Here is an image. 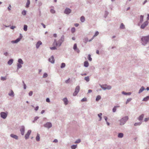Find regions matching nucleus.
I'll return each instance as SVG.
<instances>
[{"label": "nucleus", "mask_w": 149, "mask_h": 149, "mask_svg": "<svg viewBox=\"0 0 149 149\" xmlns=\"http://www.w3.org/2000/svg\"><path fill=\"white\" fill-rule=\"evenodd\" d=\"M62 38H61V39L59 40L58 42L56 40H55L53 44L54 46L50 47V49L52 50L56 49V47L55 46V45H56V46H60L61 45L62 42L63 41V40L62 39Z\"/></svg>", "instance_id": "f257e3e1"}, {"label": "nucleus", "mask_w": 149, "mask_h": 149, "mask_svg": "<svg viewBox=\"0 0 149 149\" xmlns=\"http://www.w3.org/2000/svg\"><path fill=\"white\" fill-rule=\"evenodd\" d=\"M149 40V38H141L142 42L143 45L146 44Z\"/></svg>", "instance_id": "f03ea898"}, {"label": "nucleus", "mask_w": 149, "mask_h": 149, "mask_svg": "<svg viewBox=\"0 0 149 149\" xmlns=\"http://www.w3.org/2000/svg\"><path fill=\"white\" fill-rule=\"evenodd\" d=\"M80 89V87L79 86H77L76 87L75 91L73 93V95L74 96H76L79 92Z\"/></svg>", "instance_id": "7ed1b4c3"}, {"label": "nucleus", "mask_w": 149, "mask_h": 149, "mask_svg": "<svg viewBox=\"0 0 149 149\" xmlns=\"http://www.w3.org/2000/svg\"><path fill=\"white\" fill-rule=\"evenodd\" d=\"M148 24V22L146 20L142 24H141V28L142 29H144Z\"/></svg>", "instance_id": "20e7f679"}, {"label": "nucleus", "mask_w": 149, "mask_h": 149, "mask_svg": "<svg viewBox=\"0 0 149 149\" xmlns=\"http://www.w3.org/2000/svg\"><path fill=\"white\" fill-rule=\"evenodd\" d=\"M71 10L70 8H67L65 9L64 13L68 15L71 13Z\"/></svg>", "instance_id": "39448f33"}, {"label": "nucleus", "mask_w": 149, "mask_h": 149, "mask_svg": "<svg viewBox=\"0 0 149 149\" xmlns=\"http://www.w3.org/2000/svg\"><path fill=\"white\" fill-rule=\"evenodd\" d=\"M1 118L3 119H5L7 116V114L4 112H1Z\"/></svg>", "instance_id": "423d86ee"}, {"label": "nucleus", "mask_w": 149, "mask_h": 149, "mask_svg": "<svg viewBox=\"0 0 149 149\" xmlns=\"http://www.w3.org/2000/svg\"><path fill=\"white\" fill-rule=\"evenodd\" d=\"M44 126L45 127L49 128L52 127V125L51 123L48 122L44 124Z\"/></svg>", "instance_id": "0eeeda50"}, {"label": "nucleus", "mask_w": 149, "mask_h": 149, "mask_svg": "<svg viewBox=\"0 0 149 149\" xmlns=\"http://www.w3.org/2000/svg\"><path fill=\"white\" fill-rule=\"evenodd\" d=\"M31 132V130H29L28 131L27 133L26 134L25 136V137L26 139H27L29 138Z\"/></svg>", "instance_id": "6e6552de"}, {"label": "nucleus", "mask_w": 149, "mask_h": 149, "mask_svg": "<svg viewBox=\"0 0 149 149\" xmlns=\"http://www.w3.org/2000/svg\"><path fill=\"white\" fill-rule=\"evenodd\" d=\"M24 126H22L21 127L20 130V131L21 132V134L22 135H24Z\"/></svg>", "instance_id": "1a4fd4ad"}, {"label": "nucleus", "mask_w": 149, "mask_h": 149, "mask_svg": "<svg viewBox=\"0 0 149 149\" xmlns=\"http://www.w3.org/2000/svg\"><path fill=\"white\" fill-rule=\"evenodd\" d=\"M49 61L51 62L52 63H54V60L53 56H52L49 59Z\"/></svg>", "instance_id": "9d476101"}, {"label": "nucleus", "mask_w": 149, "mask_h": 149, "mask_svg": "<svg viewBox=\"0 0 149 149\" xmlns=\"http://www.w3.org/2000/svg\"><path fill=\"white\" fill-rule=\"evenodd\" d=\"M105 87H104L103 88L105 90L106 89H110L111 88V86H107V85H104Z\"/></svg>", "instance_id": "9b49d317"}, {"label": "nucleus", "mask_w": 149, "mask_h": 149, "mask_svg": "<svg viewBox=\"0 0 149 149\" xmlns=\"http://www.w3.org/2000/svg\"><path fill=\"white\" fill-rule=\"evenodd\" d=\"M128 119V116H125L123 117L122 119L120 120V121H123L124 120L125 121V122L127 121Z\"/></svg>", "instance_id": "f8f14e48"}, {"label": "nucleus", "mask_w": 149, "mask_h": 149, "mask_svg": "<svg viewBox=\"0 0 149 149\" xmlns=\"http://www.w3.org/2000/svg\"><path fill=\"white\" fill-rule=\"evenodd\" d=\"M120 28L121 29H125V27L123 23H121V24L120 26Z\"/></svg>", "instance_id": "ddd939ff"}, {"label": "nucleus", "mask_w": 149, "mask_h": 149, "mask_svg": "<svg viewBox=\"0 0 149 149\" xmlns=\"http://www.w3.org/2000/svg\"><path fill=\"white\" fill-rule=\"evenodd\" d=\"M73 49L75 51H76L78 52H79V50L77 49V45L76 44H74Z\"/></svg>", "instance_id": "4468645a"}, {"label": "nucleus", "mask_w": 149, "mask_h": 149, "mask_svg": "<svg viewBox=\"0 0 149 149\" xmlns=\"http://www.w3.org/2000/svg\"><path fill=\"white\" fill-rule=\"evenodd\" d=\"M63 101L65 104L66 105L68 103V101L67 98H65L63 99Z\"/></svg>", "instance_id": "2eb2a0df"}, {"label": "nucleus", "mask_w": 149, "mask_h": 149, "mask_svg": "<svg viewBox=\"0 0 149 149\" xmlns=\"http://www.w3.org/2000/svg\"><path fill=\"white\" fill-rule=\"evenodd\" d=\"M85 17L82 16L80 18V20L82 22H85Z\"/></svg>", "instance_id": "dca6fc26"}, {"label": "nucleus", "mask_w": 149, "mask_h": 149, "mask_svg": "<svg viewBox=\"0 0 149 149\" xmlns=\"http://www.w3.org/2000/svg\"><path fill=\"white\" fill-rule=\"evenodd\" d=\"M42 44V42L40 41H39L36 44V47L37 48H38L39 46Z\"/></svg>", "instance_id": "f3484780"}, {"label": "nucleus", "mask_w": 149, "mask_h": 149, "mask_svg": "<svg viewBox=\"0 0 149 149\" xmlns=\"http://www.w3.org/2000/svg\"><path fill=\"white\" fill-rule=\"evenodd\" d=\"M10 136L11 137H12L16 139H18V137L17 136L14 135L13 134H11L10 135Z\"/></svg>", "instance_id": "a211bd4d"}, {"label": "nucleus", "mask_w": 149, "mask_h": 149, "mask_svg": "<svg viewBox=\"0 0 149 149\" xmlns=\"http://www.w3.org/2000/svg\"><path fill=\"white\" fill-rule=\"evenodd\" d=\"M143 15H141L140 16V23H142L143 21Z\"/></svg>", "instance_id": "6ab92c4d"}, {"label": "nucleus", "mask_w": 149, "mask_h": 149, "mask_svg": "<svg viewBox=\"0 0 149 149\" xmlns=\"http://www.w3.org/2000/svg\"><path fill=\"white\" fill-rule=\"evenodd\" d=\"M20 40V38H18L16 40L12 41V42L13 43H17Z\"/></svg>", "instance_id": "aec40b11"}, {"label": "nucleus", "mask_w": 149, "mask_h": 149, "mask_svg": "<svg viewBox=\"0 0 149 149\" xmlns=\"http://www.w3.org/2000/svg\"><path fill=\"white\" fill-rule=\"evenodd\" d=\"M30 4V0H27V2L26 3V8H28L29 7V5Z\"/></svg>", "instance_id": "412c9836"}, {"label": "nucleus", "mask_w": 149, "mask_h": 149, "mask_svg": "<svg viewBox=\"0 0 149 149\" xmlns=\"http://www.w3.org/2000/svg\"><path fill=\"white\" fill-rule=\"evenodd\" d=\"M145 89L144 87L143 86H142L141 88L140 89L139 92V93H141Z\"/></svg>", "instance_id": "4be33fe9"}, {"label": "nucleus", "mask_w": 149, "mask_h": 149, "mask_svg": "<svg viewBox=\"0 0 149 149\" xmlns=\"http://www.w3.org/2000/svg\"><path fill=\"white\" fill-rule=\"evenodd\" d=\"M149 99V96H147L146 97L144 98L143 100V101H147Z\"/></svg>", "instance_id": "5701e85b"}, {"label": "nucleus", "mask_w": 149, "mask_h": 149, "mask_svg": "<svg viewBox=\"0 0 149 149\" xmlns=\"http://www.w3.org/2000/svg\"><path fill=\"white\" fill-rule=\"evenodd\" d=\"M143 116L144 115L143 114H142L138 118L139 120L140 121L142 120L143 118Z\"/></svg>", "instance_id": "b1692460"}, {"label": "nucleus", "mask_w": 149, "mask_h": 149, "mask_svg": "<svg viewBox=\"0 0 149 149\" xmlns=\"http://www.w3.org/2000/svg\"><path fill=\"white\" fill-rule=\"evenodd\" d=\"M84 66L85 67H87L89 65V63L87 61H85L84 62Z\"/></svg>", "instance_id": "393cba45"}, {"label": "nucleus", "mask_w": 149, "mask_h": 149, "mask_svg": "<svg viewBox=\"0 0 149 149\" xmlns=\"http://www.w3.org/2000/svg\"><path fill=\"white\" fill-rule=\"evenodd\" d=\"M40 135L38 134L36 138V139L37 141H40Z\"/></svg>", "instance_id": "a878e982"}, {"label": "nucleus", "mask_w": 149, "mask_h": 149, "mask_svg": "<svg viewBox=\"0 0 149 149\" xmlns=\"http://www.w3.org/2000/svg\"><path fill=\"white\" fill-rule=\"evenodd\" d=\"M8 95H9L11 96H13L14 94V93L12 90L11 91V92L10 93H9Z\"/></svg>", "instance_id": "bb28decb"}, {"label": "nucleus", "mask_w": 149, "mask_h": 149, "mask_svg": "<svg viewBox=\"0 0 149 149\" xmlns=\"http://www.w3.org/2000/svg\"><path fill=\"white\" fill-rule=\"evenodd\" d=\"M13 59H10L8 61V63L9 65H10L12 63H13Z\"/></svg>", "instance_id": "cd10ccee"}, {"label": "nucleus", "mask_w": 149, "mask_h": 149, "mask_svg": "<svg viewBox=\"0 0 149 149\" xmlns=\"http://www.w3.org/2000/svg\"><path fill=\"white\" fill-rule=\"evenodd\" d=\"M119 107V106H115L113 109V112H115L116 111V108L117 107Z\"/></svg>", "instance_id": "c85d7f7f"}, {"label": "nucleus", "mask_w": 149, "mask_h": 149, "mask_svg": "<svg viewBox=\"0 0 149 149\" xmlns=\"http://www.w3.org/2000/svg\"><path fill=\"white\" fill-rule=\"evenodd\" d=\"M123 136V134L122 133H119L118 135V136L119 138H122Z\"/></svg>", "instance_id": "c756f323"}, {"label": "nucleus", "mask_w": 149, "mask_h": 149, "mask_svg": "<svg viewBox=\"0 0 149 149\" xmlns=\"http://www.w3.org/2000/svg\"><path fill=\"white\" fill-rule=\"evenodd\" d=\"M26 11L25 10H24L22 12V14L24 15H25L26 14Z\"/></svg>", "instance_id": "7c9ffc66"}, {"label": "nucleus", "mask_w": 149, "mask_h": 149, "mask_svg": "<svg viewBox=\"0 0 149 149\" xmlns=\"http://www.w3.org/2000/svg\"><path fill=\"white\" fill-rule=\"evenodd\" d=\"M99 34V33L98 31H96L95 33V34H94V36H93V37H95L97 36Z\"/></svg>", "instance_id": "2f4dec72"}, {"label": "nucleus", "mask_w": 149, "mask_h": 149, "mask_svg": "<svg viewBox=\"0 0 149 149\" xmlns=\"http://www.w3.org/2000/svg\"><path fill=\"white\" fill-rule=\"evenodd\" d=\"M101 98V96L100 95H98L96 99V101H99Z\"/></svg>", "instance_id": "473e14b6"}, {"label": "nucleus", "mask_w": 149, "mask_h": 149, "mask_svg": "<svg viewBox=\"0 0 149 149\" xmlns=\"http://www.w3.org/2000/svg\"><path fill=\"white\" fill-rule=\"evenodd\" d=\"M18 62L19 63L21 64H23V63L22 60L21 59H18Z\"/></svg>", "instance_id": "72a5a7b5"}, {"label": "nucleus", "mask_w": 149, "mask_h": 149, "mask_svg": "<svg viewBox=\"0 0 149 149\" xmlns=\"http://www.w3.org/2000/svg\"><path fill=\"white\" fill-rule=\"evenodd\" d=\"M27 26L26 25H24V30L25 31H26L27 30Z\"/></svg>", "instance_id": "f704fd0d"}, {"label": "nucleus", "mask_w": 149, "mask_h": 149, "mask_svg": "<svg viewBox=\"0 0 149 149\" xmlns=\"http://www.w3.org/2000/svg\"><path fill=\"white\" fill-rule=\"evenodd\" d=\"M84 79L88 82L89 81V78L88 76L85 77L84 78Z\"/></svg>", "instance_id": "c9c22d12"}, {"label": "nucleus", "mask_w": 149, "mask_h": 149, "mask_svg": "<svg viewBox=\"0 0 149 149\" xmlns=\"http://www.w3.org/2000/svg\"><path fill=\"white\" fill-rule=\"evenodd\" d=\"M122 93L123 94L125 95H131V93L130 92L129 93H125L124 92H123Z\"/></svg>", "instance_id": "e433bc0d"}, {"label": "nucleus", "mask_w": 149, "mask_h": 149, "mask_svg": "<svg viewBox=\"0 0 149 149\" xmlns=\"http://www.w3.org/2000/svg\"><path fill=\"white\" fill-rule=\"evenodd\" d=\"M98 116L100 118V120H101L102 119V113H100L98 114Z\"/></svg>", "instance_id": "4c0bfd02"}, {"label": "nucleus", "mask_w": 149, "mask_h": 149, "mask_svg": "<svg viewBox=\"0 0 149 149\" xmlns=\"http://www.w3.org/2000/svg\"><path fill=\"white\" fill-rule=\"evenodd\" d=\"M75 31V29L74 27H72L71 29V31L72 33H74Z\"/></svg>", "instance_id": "58836bf2"}, {"label": "nucleus", "mask_w": 149, "mask_h": 149, "mask_svg": "<svg viewBox=\"0 0 149 149\" xmlns=\"http://www.w3.org/2000/svg\"><path fill=\"white\" fill-rule=\"evenodd\" d=\"M108 14H109V13L107 12V11H105V14H104V17L105 18L106 17H107V16L108 15Z\"/></svg>", "instance_id": "ea45409f"}, {"label": "nucleus", "mask_w": 149, "mask_h": 149, "mask_svg": "<svg viewBox=\"0 0 149 149\" xmlns=\"http://www.w3.org/2000/svg\"><path fill=\"white\" fill-rule=\"evenodd\" d=\"M88 59L90 61H92V59L91 57V55L90 54H89L88 56Z\"/></svg>", "instance_id": "a19ab883"}, {"label": "nucleus", "mask_w": 149, "mask_h": 149, "mask_svg": "<svg viewBox=\"0 0 149 149\" xmlns=\"http://www.w3.org/2000/svg\"><path fill=\"white\" fill-rule=\"evenodd\" d=\"M125 121L124 120L123 121H122L121 122L120 121V125H123L125 123Z\"/></svg>", "instance_id": "79ce46f5"}, {"label": "nucleus", "mask_w": 149, "mask_h": 149, "mask_svg": "<svg viewBox=\"0 0 149 149\" xmlns=\"http://www.w3.org/2000/svg\"><path fill=\"white\" fill-rule=\"evenodd\" d=\"M77 145H72L71 146V148L72 149H75L77 147Z\"/></svg>", "instance_id": "37998d69"}, {"label": "nucleus", "mask_w": 149, "mask_h": 149, "mask_svg": "<svg viewBox=\"0 0 149 149\" xmlns=\"http://www.w3.org/2000/svg\"><path fill=\"white\" fill-rule=\"evenodd\" d=\"M65 64L64 63H62V64H61V68H64L65 66Z\"/></svg>", "instance_id": "c03bdc74"}, {"label": "nucleus", "mask_w": 149, "mask_h": 149, "mask_svg": "<svg viewBox=\"0 0 149 149\" xmlns=\"http://www.w3.org/2000/svg\"><path fill=\"white\" fill-rule=\"evenodd\" d=\"M21 64L20 63H18L17 64V69H19V68H20L22 67Z\"/></svg>", "instance_id": "a18cd8bd"}, {"label": "nucleus", "mask_w": 149, "mask_h": 149, "mask_svg": "<svg viewBox=\"0 0 149 149\" xmlns=\"http://www.w3.org/2000/svg\"><path fill=\"white\" fill-rule=\"evenodd\" d=\"M50 12L52 14H54L55 13V11L53 9H51L50 10Z\"/></svg>", "instance_id": "49530a36"}, {"label": "nucleus", "mask_w": 149, "mask_h": 149, "mask_svg": "<svg viewBox=\"0 0 149 149\" xmlns=\"http://www.w3.org/2000/svg\"><path fill=\"white\" fill-rule=\"evenodd\" d=\"M87 101V99H86V98L85 97L83 98L81 100V101L82 102H85V101Z\"/></svg>", "instance_id": "de8ad7c7"}, {"label": "nucleus", "mask_w": 149, "mask_h": 149, "mask_svg": "<svg viewBox=\"0 0 149 149\" xmlns=\"http://www.w3.org/2000/svg\"><path fill=\"white\" fill-rule=\"evenodd\" d=\"M131 100V99L129 98L128 99L127 101L126 102V104H127L129 102H130Z\"/></svg>", "instance_id": "09e8293b"}, {"label": "nucleus", "mask_w": 149, "mask_h": 149, "mask_svg": "<svg viewBox=\"0 0 149 149\" xmlns=\"http://www.w3.org/2000/svg\"><path fill=\"white\" fill-rule=\"evenodd\" d=\"M81 142V140L80 139H78L75 142V143H79Z\"/></svg>", "instance_id": "8fccbe9b"}, {"label": "nucleus", "mask_w": 149, "mask_h": 149, "mask_svg": "<svg viewBox=\"0 0 149 149\" xmlns=\"http://www.w3.org/2000/svg\"><path fill=\"white\" fill-rule=\"evenodd\" d=\"M1 79L2 81H4L6 79V77H1Z\"/></svg>", "instance_id": "3c124183"}, {"label": "nucleus", "mask_w": 149, "mask_h": 149, "mask_svg": "<svg viewBox=\"0 0 149 149\" xmlns=\"http://www.w3.org/2000/svg\"><path fill=\"white\" fill-rule=\"evenodd\" d=\"M47 76V73H45L44 74L43 77L44 78H46Z\"/></svg>", "instance_id": "603ef678"}, {"label": "nucleus", "mask_w": 149, "mask_h": 149, "mask_svg": "<svg viewBox=\"0 0 149 149\" xmlns=\"http://www.w3.org/2000/svg\"><path fill=\"white\" fill-rule=\"evenodd\" d=\"M23 83L24 84V89H26V85L23 81Z\"/></svg>", "instance_id": "864d4df0"}, {"label": "nucleus", "mask_w": 149, "mask_h": 149, "mask_svg": "<svg viewBox=\"0 0 149 149\" xmlns=\"http://www.w3.org/2000/svg\"><path fill=\"white\" fill-rule=\"evenodd\" d=\"M33 94V92L32 91H30L29 92V96H31Z\"/></svg>", "instance_id": "5fc2aeb1"}, {"label": "nucleus", "mask_w": 149, "mask_h": 149, "mask_svg": "<svg viewBox=\"0 0 149 149\" xmlns=\"http://www.w3.org/2000/svg\"><path fill=\"white\" fill-rule=\"evenodd\" d=\"M41 25L44 28H46V26L43 23H41Z\"/></svg>", "instance_id": "6e6d98bb"}, {"label": "nucleus", "mask_w": 149, "mask_h": 149, "mask_svg": "<svg viewBox=\"0 0 149 149\" xmlns=\"http://www.w3.org/2000/svg\"><path fill=\"white\" fill-rule=\"evenodd\" d=\"M140 124H141V123H136L134 124V125L136 126L137 125H139Z\"/></svg>", "instance_id": "4d7b16f0"}, {"label": "nucleus", "mask_w": 149, "mask_h": 149, "mask_svg": "<svg viewBox=\"0 0 149 149\" xmlns=\"http://www.w3.org/2000/svg\"><path fill=\"white\" fill-rule=\"evenodd\" d=\"M70 80V78H69L67 80H66L65 81V82L66 83H68L69 82Z\"/></svg>", "instance_id": "13d9d810"}, {"label": "nucleus", "mask_w": 149, "mask_h": 149, "mask_svg": "<svg viewBox=\"0 0 149 149\" xmlns=\"http://www.w3.org/2000/svg\"><path fill=\"white\" fill-rule=\"evenodd\" d=\"M11 8V6L10 5L9 6L8 8V9L9 10H10V8Z\"/></svg>", "instance_id": "bf43d9fd"}, {"label": "nucleus", "mask_w": 149, "mask_h": 149, "mask_svg": "<svg viewBox=\"0 0 149 149\" xmlns=\"http://www.w3.org/2000/svg\"><path fill=\"white\" fill-rule=\"evenodd\" d=\"M15 28V26H11L10 28V29H13Z\"/></svg>", "instance_id": "052dcab7"}, {"label": "nucleus", "mask_w": 149, "mask_h": 149, "mask_svg": "<svg viewBox=\"0 0 149 149\" xmlns=\"http://www.w3.org/2000/svg\"><path fill=\"white\" fill-rule=\"evenodd\" d=\"M79 25L78 23H75L74 24V26L76 27H78Z\"/></svg>", "instance_id": "680f3d73"}, {"label": "nucleus", "mask_w": 149, "mask_h": 149, "mask_svg": "<svg viewBox=\"0 0 149 149\" xmlns=\"http://www.w3.org/2000/svg\"><path fill=\"white\" fill-rule=\"evenodd\" d=\"M149 120V118H146L144 120L145 122H146Z\"/></svg>", "instance_id": "e2e57ef3"}, {"label": "nucleus", "mask_w": 149, "mask_h": 149, "mask_svg": "<svg viewBox=\"0 0 149 149\" xmlns=\"http://www.w3.org/2000/svg\"><path fill=\"white\" fill-rule=\"evenodd\" d=\"M39 108V107L38 106H37L35 109V111H37L38 110Z\"/></svg>", "instance_id": "0e129e2a"}, {"label": "nucleus", "mask_w": 149, "mask_h": 149, "mask_svg": "<svg viewBox=\"0 0 149 149\" xmlns=\"http://www.w3.org/2000/svg\"><path fill=\"white\" fill-rule=\"evenodd\" d=\"M53 142L54 143H57L58 142V140L56 139H55L54 140Z\"/></svg>", "instance_id": "69168bd1"}, {"label": "nucleus", "mask_w": 149, "mask_h": 149, "mask_svg": "<svg viewBox=\"0 0 149 149\" xmlns=\"http://www.w3.org/2000/svg\"><path fill=\"white\" fill-rule=\"evenodd\" d=\"M46 101L47 102H50L49 99V98H47L46 99Z\"/></svg>", "instance_id": "338daca9"}, {"label": "nucleus", "mask_w": 149, "mask_h": 149, "mask_svg": "<svg viewBox=\"0 0 149 149\" xmlns=\"http://www.w3.org/2000/svg\"><path fill=\"white\" fill-rule=\"evenodd\" d=\"M147 19L148 20H149V14H147Z\"/></svg>", "instance_id": "774afa93"}]
</instances>
